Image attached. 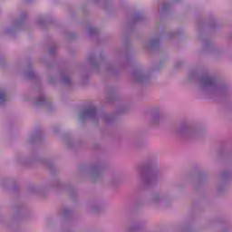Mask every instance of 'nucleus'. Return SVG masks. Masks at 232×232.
<instances>
[{
  "mask_svg": "<svg viewBox=\"0 0 232 232\" xmlns=\"http://www.w3.org/2000/svg\"><path fill=\"white\" fill-rule=\"evenodd\" d=\"M95 113H97V110L89 106V108H88V117L90 118L92 115H95Z\"/></svg>",
  "mask_w": 232,
  "mask_h": 232,
  "instance_id": "1",
  "label": "nucleus"
},
{
  "mask_svg": "<svg viewBox=\"0 0 232 232\" xmlns=\"http://www.w3.org/2000/svg\"><path fill=\"white\" fill-rule=\"evenodd\" d=\"M6 95L4 92H0V101H5Z\"/></svg>",
  "mask_w": 232,
  "mask_h": 232,
  "instance_id": "2",
  "label": "nucleus"
},
{
  "mask_svg": "<svg viewBox=\"0 0 232 232\" xmlns=\"http://www.w3.org/2000/svg\"><path fill=\"white\" fill-rule=\"evenodd\" d=\"M205 82H206V84H211L212 81L211 80H206Z\"/></svg>",
  "mask_w": 232,
  "mask_h": 232,
  "instance_id": "3",
  "label": "nucleus"
},
{
  "mask_svg": "<svg viewBox=\"0 0 232 232\" xmlns=\"http://www.w3.org/2000/svg\"><path fill=\"white\" fill-rule=\"evenodd\" d=\"M90 32H92V29L89 27V34H90Z\"/></svg>",
  "mask_w": 232,
  "mask_h": 232,
  "instance_id": "4",
  "label": "nucleus"
}]
</instances>
